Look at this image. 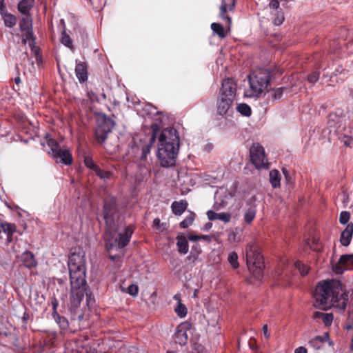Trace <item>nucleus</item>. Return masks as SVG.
I'll list each match as a JSON object with an SVG mask.
<instances>
[{"label":"nucleus","instance_id":"nucleus-1","mask_svg":"<svg viewBox=\"0 0 353 353\" xmlns=\"http://www.w3.org/2000/svg\"><path fill=\"white\" fill-rule=\"evenodd\" d=\"M314 296V306L321 310H327L332 307L345 310L348 301L347 292L337 280L319 283Z\"/></svg>","mask_w":353,"mask_h":353},{"label":"nucleus","instance_id":"nucleus-2","mask_svg":"<svg viewBox=\"0 0 353 353\" xmlns=\"http://www.w3.org/2000/svg\"><path fill=\"white\" fill-rule=\"evenodd\" d=\"M133 232L134 229L131 225L113 231H105V248L112 261L121 257L123 249L129 243Z\"/></svg>","mask_w":353,"mask_h":353},{"label":"nucleus","instance_id":"nucleus-3","mask_svg":"<svg viewBox=\"0 0 353 353\" xmlns=\"http://www.w3.org/2000/svg\"><path fill=\"white\" fill-rule=\"evenodd\" d=\"M236 84L232 79H225L222 81L216 99L217 114L223 117H228L233 113V105L236 98Z\"/></svg>","mask_w":353,"mask_h":353},{"label":"nucleus","instance_id":"nucleus-4","mask_svg":"<svg viewBox=\"0 0 353 353\" xmlns=\"http://www.w3.org/2000/svg\"><path fill=\"white\" fill-rule=\"evenodd\" d=\"M103 219L105 223V231H113L126 226L123 213L119 210L114 197L106 199L104 201Z\"/></svg>","mask_w":353,"mask_h":353},{"label":"nucleus","instance_id":"nucleus-5","mask_svg":"<svg viewBox=\"0 0 353 353\" xmlns=\"http://www.w3.org/2000/svg\"><path fill=\"white\" fill-rule=\"evenodd\" d=\"M250 88L245 91V97H258L268 87L270 82V72L265 69H258L249 75Z\"/></svg>","mask_w":353,"mask_h":353},{"label":"nucleus","instance_id":"nucleus-6","mask_svg":"<svg viewBox=\"0 0 353 353\" xmlns=\"http://www.w3.org/2000/svg\"><path fill=\"white\" fill-rule=\"evenodd\" d=\"M68 265L70 279H73V283L85 279V252L81 248H74L70 250Z\"/></svg>","mask_w":353,"mask_h":353},{"label":"nucleus","instance_id":"nucleus-7","mask_svg":"<svg viewBox=\"0 0 353 353\" xmlns=\"http://www.w3.org/2000/svg\"><path fill=\"white\" fill-rule=\"evenodd\" d=\"M248 268L253 276L259 279L264 267L263 256L254 243H249L245 249Z\"/></svg>","mask_w":353,"mask_h":353},{"label":"nucleus","instance_id":"nucleus-8","mask_svg":"<svg viewBox=\"0 0 353 353\" xmlns=\"http://www.w3.org/2000/svg\"><path fill=\"white\" fill-rule=\"evenodd\" d=\"M46 145L48 148V153L51 155L57 163L70 165L72 163V157L68 149H61L59 143L49 137H46Z\"/></svg>","mask_w":353,"mask_h":353},{"label":"nucleus","instance_id":"nucleus-9","mask_svg":"<svg viewBox=\"0 0 353 353\" xmlns=\"http://www.w3.org/2000/svg\"><path fill=\"white\" fill-rule=\"evenodd\" d=\"M179 148L174 146H165L158 144L157 157L159 165L163 168L172 167L176 163V160Z\"/></svg>","mask_w":353,"mask_h":353},{"label":"nucleus","instance_id":"nucleus-10","mask_svg":"<svg viewBox=\"0 0 353 353\" xmlns=\"http://www.w3.org/2000/svg\"><path fill=\"white\" fill-rule=\"evenodd\" d=\"M97 123L94 132L95 139L98 143H103L105 142L108 134L111 132L114 122L105 115L101 114L97 117Z\"/></svg>","mask_w":353,"mask_h":353},{"label":"nucleus","instance_id":"nucleus-11","mask_svg":"<svg viewBox=\"0 0 353 353\" xmlns=\"http://www.w3.org/2000/svg\"><path fill=\"white\" fill-rule=\"evenodd\" d=\"M70 279L71 290H70V309L74 310L81 304L83 300L86 288V281L82 279V281Z\"/></svg>","mask_w":353,"mask_h":353},{"label":"nucleus","instance_id":"nucleus-12","mask_svg":"<svg viewBox=\"0 0 353 353\" xmlns=\"http://www.w3.org/2000/svg\"><path fill=\"white\" fill-rule=\"evenodd\" d=\"M250 157L252 164L256 169H268V161L264 148L259 143H254L250 148Z\"/></svg>","mask_w":353,"mask_h":353},{"label":"nucleus","instance_id":"nucleus-13","mask_svg":"<svg viewBox=\"0 0 353 353\" xmlns=\"http://www.w3.org/2000/svg\"><path fill=\"white\" fill-rule=\"evenodd\" d=\"M158 144L179 148L180 139L177 130L174 128L163 129L159 137Z\"/></svg>","mask_w":353,"mask_h":353},{"label":"nucleus","instance_id":"nucleus-14","mask_svg":"<svg viewBox=\"0 0 353 353\" xmlns=\"http://www.w3.org/2000/svg\"><path fill=\"white\" fill-rule=\"evenodd\" d=\"M232 197V194L225 188H219L214 194V207L216 210H220L226 205Z\"/></svg>","mask_w":353,"mask_h":353},{"label":"nucleus","instance_id":"nucleus-15","mask_svg":"<svg viewBox=\"0 0 353 353\" xmlns=\"http://www.w3.org/2000/svg\"><path fill=\"white\" fill-rule=\"evenodd\" d=\"M353 269V254L342 255L339 262L333 266V271L336 274H343L345 270Z\"/></svg>","mask_w":353,"mask_h":353},{"label":"nucleus","instance_id":"nucleus-16","mask_svg":"<svg viewBox=\"0 0 353 353\" xmlns=\"http://www.w3.org/2000/svg\"><path fill=\"white\" fill-rule=\"evenodd\" d=\"M190 327V323L184 322L179 325L174 333V341L181 345H184L188 342V335L187 330Z\"/></svg>","mask_w":353,"mask_h":353},{"label":"nucleus","instance_id":"nucleus-17","mask_svg":"<svg viewBox=\"0 0 353 353\" xmlns=\"http://www.w3.org/2000/svg\"><path fill=\"white\" fill-rule=\"evenodd\" d=\"M236 5L235 0H223L219 7L220 9V17L223 19L226 20L228 23V28L231 23V18L226 15L228 12H231L234 10Z\"/></svg>","mask_w":353,"mask_h":353},{"label":"nucleus","instance_id":"nucleus-18","mask_svg":"<svg viewBox=\"0 0 353 353\" xmlns=\"http://www.w3.org/2000/svg\"><path fill=\"white\" fill-rule=\"evenodd\" d=\"M152 128L153 130L152 134L150 137L148 142L142 147V152H141V160L146 159L147 156L150 152L151 148L155 141V139H156V136H157L156 131L158 129V125L157 124L152 125Z\"/></svg>","mask_w":353,"mask_h":353},{"label":"nucleus","instance_id":"nucleus-19","mask_svg":"<svg viewBox=\"0 0 353 353\" xmlns=\"http://www.w3.org/2000/svg\"><path fill=\"white\" fill-rule=\"evenodd\" d=\"M353 235V223H348L345 230L341 232L340 241L344 246L350 245Z\"/></svg>","mask_w":353,"mask_h":353},{"label":"nucleus","instance_id":"nucleus-20","mask_svg":"<svg viewBox=\"0 0 353 353\" xmlns=\"http://www.w3.org/2000/svg\"><path fill=\"white\" fill-rule=\"evenodd\" d=\"M75 74L80 83L88 80L87 65L85 63H78L75 67Z\"/></svg>","mask_w":353,"mask_h":353},{"label":"nucleus","instance_id":"nucleus-21","mask_svg":"<svg viewBox=\"0 0 353 353\" xmlns=\"http://www.w3.org/2000/svg\"><path fill=\"white\" fill-rule=\"evenodd\" d=\"M207 216L209 220H220L224 223H228L231 219V214L227 212L216 213L212 210H208L207 212Z\"/></svg>","mask_w":353,"mask_h":353},{"label":"nucleus","instance_id":"nucleus-22","mask_svg":"<svg viewBox=\"0 0 353 353\" xmlns=\"http://www.w3.org/2000/svg\"><path fill=\"white\" fill-rule=\"evenodd\" d=\"M21 261L23 265L28 268H34L37 264L34 254L30 251H26L22 254Z\"/></svg>","mask_w":353,"mask_h":353},{"label":"nucleus","instance_id":"nucleus-23","mask_svg":"<svg viewBox=\"0 0 353 353\" xmlns=\"http://www.w3.org/2000/svg\"><path fill=\"white\" fill-rule=\"evenodd\" d=\"M172 210L175 215H181L185 212L188 207V202L185 200L174 201L172 203Z\"/></svg>","mask_w":353,"mask_h":353},{"label":"nucleus","instance_id":"nucleus-24","mask_svg":"<svg viewBox=\"0 0 353 353\" xmlns=\"http://www.w3.org/2000/svg\"><path fill=\"white\" fill-rule=\"evenodd\" d=\"M34 3V0H21L18 4V10L24 15H30V10L33 7Z\"/></svg>","mask_w":353,"mask_h":353},{"label":"nucleus","instance_id":"nucleus-25","mask_svg":"<svg viewBox=\"0 0 353 353\" xmlns=\"http://www.w3.org/2000/svg\"><path fill=\"white\" fill-rule=\"evenodd\" d=\"M313 316L314 319H321L325 326L330 325L334 319L332 313H324L321 312H315Z\"/></svg>","mask_w":353,"mask_h":353},{"label":"nucleus","instance_id":"nucleus-26","mask_svg":"<svg viewBox=\"0 0 353 353\" xmlns=\"http://www.w3.org/2000/svg\"><path fill=\"white\" fill-rule=\"evenodd\" d=\"M176 239V245L178 248V251L183 254H185L186 253H188L189 246L186 238L183 236H177Z\"/></svg>","mask_w":353,"mask_h":353},{"label":"nucleus","instance_id":"nucleus-27","mask_svg":"<svg viewBox=\"0 0 353 353\" xmlns=\"http://www.w3.org/2000/svg\"><path fill=\"white\" fill-rule=\"evenodd\" d=\"M270 183L272 188H276L280 187L281 185V174L276 170H272L269 173Z\"/></svg>","mask_w":353,"mask_h":353},{"label":"nucleus","instance_id":"nucleus-28","mask_svg":"<svg viewBox=\"0 0 353 353\" xmlns=\"http://www.w3.org/2000/svg\"><path fill=\"white\" fill-rule=\"evenodd\" d=\"M20 29L23 31L30 30L32 28V20L30 15H25L19 23Z\"/></svg>","mask_w":353,"mask_h":353},{"label":"nucleus","instance_id":"nucleus-29","mask_svg":"<svg viewBox=\"0 0 353 353\" xmlns=\"http://www.w3.org/2000/svg\"><path fill=\"white\" fill-rule=\"evenodd\" d=\"M1 16L3 17L5 25L7 27L12 28L16 24V17L11 14L7 13L6 10H5L3 14H1Z\"/></svg>","mask_w":353,"mask_h":353},{"label":"nucleus","instance_id":"nucleus-30","mask_svg":"<svg viewBox=\"0 0 353 353\" xmlns=\"http://www.w3.org/2000/svg\"><path fill=\"white\" fill-rule=\"evenodd\" d=\"M1 228L2 229L3 232L6 233L8 234V239L9 241L10 236L15 232L16 230V226L14 224L9 223L7 222L1 223Z\"/></svg>","mask_w":353,"mask_h":353},{"label":"nucleus","instance_id":"nucleus-31","mask_svg":"<svg viewBox=\"0 0 353 353\" xmlns=\"http://www.w3.org/2000/svg\"><path fill=\"white\" fill-rule=\"evenodd\" d=\"M211 29L219 37L224 38L226 37V33L223 26L218 23H212L211 24Z\"/></svg>","mask_w":353,"mask_h":353},{"label":"nucleus","instance_id":"nucleus-32","mask_svg":"<svg viewBox=\"0 0 353 353\" xmlns=\"http://www.w3.org/2000/svg\"><path fill=\"white\" fill-rule=\"evenodd\" d=\"M272 15L274 17H272V22L274 25L276 26H280L283 23L284 21V14L281 10H279L278 11L272 12Z\"/></svg>","mask_w":353,"mask_h":353},{"label":"nucleus","instance_id":"nucleus-33","mask_svg":"<svg viewBox=\"0 0 353 353\" xmlns=\"http://www.w3.org/2000/svg\"><path fill=\"white\" fill-rule=\"evenodd\" d=\"M61 41L65 46L68 47L72 50H74L72 40L71 39L70 37L65 32V28L62 31Z\"/></svg>","mask_w":353,"mask_h":353},{"label":"nucleus","instance_id":"nucleus-34","mask_svg":"<svg viewBox=\"0 0 353 353\" xmlns=\"http://www.w3.org/2000/svg\"><path fill=\"white\" fill-rule=\"evenodd\" d=\"M174 312L179 318H184L187 315L188 309L184 304L179 303L174 307Z\"/></svg>","mask_w":353,"mask_h":353},{"label":"nucleus","instance_id":"nucleus-35","mask_svg":"<svg viewBox=\"0 0 353 353\" xmlns=\"http://www.w3.org/2000/svg\"><path fill=\"white\" fill-rule=\"evenodd\" d=\"M265 3H268V6L270 9L273 10V12L278 11L279 7V1L278 0H259L257 4L261 6L265 5Z\"/></svg>","mask_w":353,"mask_h":353},{"label":"nucleus","instance_id":"nucleus-36","mask_svg":"<svg viewBox=\"0 0 353 353\" xmlns=\"http://www.w3.org/2000/svg\"><path fill=\"white\" fill-rule=\"evenodd\" d=\"M237 111L240 112L242 115L245 117H249L251 115L252 110L250 107L246 103H240L238 105Z\"/></svg>","mask_w":353,"mask_h":353},{"label":"nucleus","instance_id":"nucleus-37","mask_svg":"<svg viewBox=\"0 0 353 353\" xmlns=\"http://www.w3.org/2000/svg\"><path fill=\"white\" fill-rule=\"evenodd\" d=\"M228 261L232 265V268L236 269L239 268V264L238 262V255L235 252H231L228 254Z\"/></svg>","mask_w":353,"mask_h":353},{"label":"nucleus","instance_id":"nucleus-38","mask_svg":"<svg viewBox=\"0 0 353 353\" xmlns=\"http://www.w3.org/2000/svg\"><path fill=\"white\" fill-rule=\"evenodd\" d=\"M195 214L190 212V214L180 223V227L181 228H187L191 225L194 220Z\"/></svg>","mask_w":353,"mask_h":353},{"label":"nucleus","instance_id":"nucleus-39","mask_svg":"<svg viewBox=\"0 0 353 353\" xmlns=\"http://www.w3.org/2000/svg\"><path fill=\"white\" fill-rule=\"evenodd\" d=\"M256 216V212L254 209L250 208L244 214V221L246 223H250Z\"/></svg>","mask_w":353,"mask_h":353},{"label":"nucleus","instance_id":"nucleus-40","mask_svg":"<svg viewBox=\"0 0 353 353\" xmlns=\"http://www.w3.org/2000/svg\"><path fill=\"white\" fill-rule=\"evenodd\" d=\"M84 163L88 168L93 170L94 172H96L99 168V167L94 163L93 160L90 157H85Z\"/></svg>","mask_w":353,"mask_h":353},{"label":"nucleus","instance_id":"nucleus-41","mask_svg":"<svg viewBox=\"0 0 353 353\" xmlns=\"http://www.w3.org/2000/svg\"><path fill=\"white\" fill-rule=\"evenodd\" d=\"M294 266L299 270L301 276H305L309 272V268L301 261H296Z\"/></svg>","mask_w":353,"mask_h":353},{"label":"nucleus","instance_id":"nucleus-42","mask_svg":"<svg viewBox=\"0 0 353 353\" xmlns=\"http://www.w3.org/2000/svg\"><path fill=\"white\" fill-rule=\"evenodd\" d=\"M95 174L101 179L107 180L110 179L112 173L110 171L102 170L100 168L97 170Z\"/></svg>","mask_w":353,"mask_h":353},{"label":"nucleus","instance_id":"nucleus-43","mask_svg":"<svg viewBox=\"0 0 353 353\" xmlns=\"http://www.w3.org/2000/svg\"><path fill=\"white\" fill-rule=\"evenodd\" d=\"M57 323L59 325L61 329H66L68 327V321L66 318L64 316H61L59 315H57V317L56 318Z\"/></svg>","mask_w":353,"mask_h":353},{"label":"nucleus","instance_id":"nucleus-44","mask_svg":"<svg viewBox=\"0 0 353 353\" xmlns=\"http://www.w3.org/2000/svg\"><path fill=\"white\" fill-rule=\"evenodd\" d=\"M350 214L347 211L341 212L339 216V221L342 224H346L350 220Z\"/></svg>","mask_w":353,"mask_h":353},{"label":"nucleus","instance_id":"nucleus-45","mask_svg":"<svg viewBox=\"0 0 353 353\" xmlns=\"http://www.w3.org/2000/svg\"><path fill=\"white\" fill-rule=\"evenodd\" d=\"M283 88H279L273 90L272 97L274 100L280 99L283 94Z\"/></svg>","mask_w":353,"mask_h":353},{"label":"nucleus","instance_id":"nucleus-46","mask_svg":"<svg viewBox=\"0 0 353 353\" xmlns=\"http://www.w3.org/2000/svg\"><path fill=\"white\" fill-rule=\"evenodd\" d=\"M228 241L230 243H233L240 241V238L235 232L232 231L228 235Z\"/></svg>","mask_w":353,"mask_h":353},{"label":"nucleus","instance_id":"nucleus-47","mask_svg":"<svg viewBox=\"0 0 353 353\" xmlns=\"http://www.w3.org/2000/svg\"><path fill=\"white\" fill-rule=\"evenodd\" d=\"M138 292L139 288L135 284L130 285L127 290V292L133 296H136L138 294Z\"/></svg>","mask_w":353,"mask_h":353},{"label":"nucleus","instance_id":"nucleus-48","mask_svg":"<svg viewBox=\"0 0 353 353\" xmlns=\"http://www.w3.org/2000/svg\"><path fill=\"white\" fill-rule=\"evenodd\" d=\"M319 79V72H314L307 76V81L311 83H316Z\"/></svg>","mask_w":353,"mask_h":353},{"label":"nucleus","instance_id":"nucleus-49","mask_svg":"<svg viewBox=\"0 0 353 353\" xmlns=\"http://www.w3.org/2000/svg\"><path fill=\"white\" fill-rule=\"evenodd\" d=\"M26 33L25 35V38L23 39V41L26 43V41H33V32H32V28L30 29V30H26Z\"/></svg>","mask_w":353,"mask_h":353},{"label":"nucleus","instance_id":"nucleus-50","mask_svg":"<svg viewBox=\"0 0 353 353\" xmlns=\"http://www.w3.org/2000/svg\"><path fill=\"white\" fill-rule=\"evenodd\" d=\"M328 338V334L325 333L323 336H316L314 339H316L319 343H323Z\"/></svg>","mask_w":353,"mask_h":353},{"label":"nucleus","instance_id":"nucleus-51","mask_svg":"<svg viewBox=\"0 0 353 353\" xmlns=\"http://www.w3.org/2000/svg\"><path fill=\"white\" fill-rule=\"evenodd\" d=\"M310 345L312 346L314 349L319 350L321 348V344L316 339H312L309 342Z\"/></svg>","mask_w":353,"mask_h":353},{"label":"nucleus","instance_id":"nucleus-52","mask_svg":"<svg viewBox=\"0 0 353 353\" xmlns=\"http://www.w3.org/2000/svg\"><path fill=\"white\" fill-rule=\"evenodd\" d=\"M343 144L345 146H352L353 144V138L352 137H347L343 141Z\"/></svg>","mask_w":353,"mask_h":353},{"label":"nucleus","instance_id":"nucleus-53","mask_svg":"<svg viewBox=\"0 0 353 353\" xmlns=\"http://www.w3.org/2000/svg\"><path fill=\"white\" fill-rule=\"evenodd\" d=\"M263 332L264 334V336L266 339H268L270 337V334L268 332V327L267 325H264L262 327Z\"/></svg>","mask_w":353,"mask_h":353},{"label":"nucleus","instance_id":"nucleus-54","mask_svg":"<svg viewBox=\"0 0 353 353\" xmlns=\"http://www.w3.org/2000/svg\"><path fill=\"white\" fill-rule=\"evenodd\" d=\"M200 235L191 234L188 236V239L191 241H196L200 240Z\"/></svg>","mask_w":353,"mask_h":353},{"label":"nucleus","instance_id":"nucleus-55","mask_svg":"<svg viewBox=\"0 0 353 353\" xmlns=\"http://www.w3.org/2000/svg\"><path fill=\"white\" fill-rule=\"evenodd\" d=\"M5 10L6 9L4 4V0H0V14H3Z\"/></svg>","mask_w":353,"mask_h":353},{"label":"nucleus","instance_id":"nucleus-56","mask_svg":"<svg viewBox=\"0 0 353 353\" xmlns=\"http://www.w3.org/2000/svg\"><path fill=\"white\" fill-rule=\"evenodd\" d=\"M294 353H307V349L304 347H299L295 350Z\"/></svg>","mask_w":353,"mask_h":353},{"label":"nucleus","instance_id":"nucleus-57","mask_svg":"<svg viewBox=\"0 0 353 353\" xmlns=\"http://www.w3.org/2000/svg\"><path fill=\"white\" fill-rule=\"evenodd\" d=\"M196 353H208V352L203 347L199 346L196 349Z\"/></svg>","mask_w":353,"mask_h":353},{"label":"nucleus","instance_id":"nucleus-58","mask_svg":"<svg viewBox=\"0 0 353 353\" xmlns=\"http://www.w3.org/2000/svg\"><path fill=\"white\" fill-rule=\"evenodd\" d=\"M173 299L176 301L177 303L178 304L179 303H181V294H176Z\"/></svg>","mask_w":353,"mask_h":353},{"label":"nucleus","instance_id":"nucleus-59","mask_svg":"<svg viewBox=\"0 0 353 353\" xmlns=\"http://www.w3.org/2000/svg\"><path fill=\"white\" fill-rule=\"evenodd\" d=\"M153 225L156 228H158L159 226V225H160V219H154V220L153 221Z\"/></svg>","mask_w":353,"mask_h":353},{"label":"nucleus","instance_id":"nucleus-60","mask_svg":"<svg viewBox=\"0 0 353 353\" xmlns=\"http://www.w3.org/2000/svg\"><path fill=\"white\" fill-rule=\"evenodd\" d=\"M200 240H208L209 236L207 235H200Z\"/></svg>","mask_w":353,"mask_h":353},{"label":"nucleus","instance_id":"nucleus-61","mask_svg":"<svg viewBox=\"0 0 353 353\" xmlns=\"http://www.w3.org/2000/svg\"><path fill=\"white\" fill-rule=\"evenodd\" d=\"M283 172L284 175L285 176V177L288 178V170L286 169H283Z\"/></svg>","mask_w":353,"mask_h":353},{"label":"nucleus","instance_id":"nucleus-62","mask_svg":"<svg viewBox=\"0 0 353 353\" xmlns=\"http://www.w3.org/2000/svg\"><path fill=\"white\" fill-rule=\"evenodd\" d=\"M21 80H20V78L18 77H16L14 79V82L17 83V84H19L20 83Z\"/></svg>","mask_w":353,"mask_h":353},{"label":"nucleus","instance_id":"nucleus-63","mask_svg":"<svg viewBox=\"0 0 353 353\" xmlns=\"http://www.w3.org/2000/svg\"><path fill=\"white\" fill-rule=\"evenodd\" d=\"M3 335H4L5 336H8V333H6V332H4V333H3Z\"/></svg>","mask_w":353,"mask_h":353},{"label":"nucleus","instance_id":"nucleus-64","mask_svg":"<svg viewBox=\"0 0 353 353\" xmlns=\"http://www.w3.org/2000/svg\"><path fill=\"white\" fill-rule=\"evenodd\" d=\"M167 353H174V352H172V351H168Z\"/></svg>","mask_w":353,"mask_h":353}]
</instances>
